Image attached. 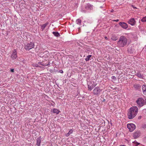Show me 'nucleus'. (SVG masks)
Instances as JSON below:
<instances>
[{
    "mask_svg": "<svg viewBox=\"0 0 146 146\" xmlns=\"http://www.w3.org/2000/svg\"><path fill=\"white\" fill-rule=\"evenodd\" d=\"M81 20L79 19H77L76 21V23L77 24L79 25H81Z\"/></svg>",
    "mask_w": 146,
    "mask_h": 146,
    "instance_id": "obj_20",
    "label": "nucleus"
},
{
    "mask_svg": "<svg viewBox=\"0 0 146 146\" xmlns=\"http://www.w3.org/2000/svg\"><path fill=\"white\" fill-rule=\"evenodd\" d=\"M119 146H126L125 145H120Z\"/></svg>",
    "mask_w": 146,
    "mask_h": 146,
    "instance_id": "obj_35",
    "label": "nucleus"
},
{
    "mask_svg": "<svg viewBox=\"0 0 146 146\" xmlns=\"http://www.w3.org/2000/svg\"><path fill=\"white\" fill-rule=\"evenodd\" d=\"M114 10H113V9H112V10H111V12H114Z\"/></svg>",
    "mask_w": 146,
    "mask_h": 146,
    "instance_id": "obj_32",
    "label": "nucleus"
},
{
    "mask_svg": "<svg viewBox=\"0 0 146 146\" xmlns=\"http://www.w3.org/2000/svg\"><path fill=\"white\" fill-rule=\"evenodd\" d=\"M138 112V109L137 106H133L130 108L127 113V116L129 119L133 118Z\"/></svg>",
    "mask_w": 146,
    "mask_h": 146,
    "instance_id": "obj_1",
    "label": "nucleus"
},
{
    "mask_svg": "<svg viewBox=\"0 0 146 146\" xmlns=\"http://www.w3.org/2000/svg\"><path fill=\"white\" fill-rule=\"evenodd\" d=\"M52 33L55 36H60V34L57 31L53 32Z\"/></svg>",
    "mask_w": 146,
    "mask_h": 146,
    "instance_id": "obj_17",
    "label": "nucleus"
},
{
    "mask_svg": "<svg viewBox=\"0 0 146 146\" xmlns=\"http://www.w3.org/2000/svg\"><path fill=\"white\" fill-rule=\"evenodd\" d=\"M105 38L106 39H108V37H105Z\"/></svg>",
    "mask_w": 146,
    "mask_h": 146,
    "instance_id": "obj_36",
    "label": "nucleus"
},
{
    "mask_svg": "<svg viewBox=\"0 0 146 146\" xmlns=\"http://www.w3.org/2000/svg\"><path fill=\"white\" fill-rule=\"evenodd\" d=\"M70 135V134L68 133L65 135L66 137H68L69 135Z\"/></svg>",
    "mask_w": 146,
    "mask_h": 146,
    "instance_id": "obj_27",
    "label": "nucleus"
},
{
    "mask_svg": "<svg viewBox=\"0 0 146 146\" xmlns=\"http://www.w3.org/2000/svg\"><path fill=\"white\" fill-rule=\"evenodd\" d=\"M140 135V133L139 131H137L134 133L133 134V137L135 139H136Z\"/></svg>",
    "mask_w": 146,
    "mask_h": 146,
    "instance_id": "obj_12",
    "label": "nucleus"
},
{
    "mask_svg": "<svg viewBox=\"0 0 146 146\" xmlns=\"http://www.w3.org/2000/svg\"><path fill=\"white\" fill-rule=\"evenodd\" d=\"M136 76L138 77L141 78H143L144 76L143 75H142L140 73L138 72L136 74Z\"/></svg>",
    "mask_w": 146,
    "mask_h": 146,
    "instance_id": "obj_18",
    "label": "nucleus"
},
{
    "mask_svg": "<svg viewBox=\"0 0 146 146\" xmlns=\"http://www.w3.org/2000/svg\"><path fill=\"white\" fill-rule=\"evenodd\" d=\"M129 35L130 36V35H131V34H130H130H129Z\"/></svg>",
    "mask_w": 146,
    "mask_h": 146,
    "instance_id": "obj_37",
    "label": "nucleus"
},
{
    "mask_svg": "<svg viewBox=\"0 0 146 146\" xmlns=\"http://www.w3.org/2000/svg\"><path fill=\"white\" fill-rule=\"evenodd\" d=\"M127 42V39L125 37H121L118 42V44L121 47L125 45Z\"/></svg>",
    "mask_w": 146,
    "mask_h": 146,
    "instance_id": "obj_2",
    "label": "nucleus"
},
{
    "mask_svg": "<svg viewBox=\"0 0 146 146\" xmlns=\"http://www.w3.org/2000/svg\"><path fill=\"white\" fill-rule=\"evenodd\" d=\"M143 128H146V124L144 125L143 126Z\"/></svg>",
    "mask_w": 146,
    "mask_h": 146,
    "instance_id": "obj_30",
    "label": "nucleus"
},
{
    "mask_svg": "<svg viewBox=\"0 0 146 146\" xmlns=\"http://www.w3.org/2000/svg\"><path fill=\"white\" fill-rule=\"evenodd\" d=\"M115 77L114 76H112V77Z\"/></svg>",
    "mask_w": 146,
    "mask_h": 146,
    "instance_id": "obj_39",
    "label": "nucleus"
},
{
    "mask_svg": "<svg viewBox=\"0 0 146 146\" xmlns=\"http://www.w3.org/2000/svg\"><path fill=\"white\" fill-rule=\"evenodd\" d=\"M128 23L132 26L134 25L136 21L134 18H132L129 20Z\"/></svg>",
    "mask_w": 146,
    "mask_h": 146,
    "instance_id": "obj_10",
    "label": "nucleus"
},
{
    "mask_svg": "<svg viewBox=\"0 0 146 146\" xmlns=\"http://www.w3.org/2000/svg\"><path fill=\"white\" fill-rule=\"evenodd\" d=\"M133 87L136 90H138L141 88V86L139 84H134Z\"/></svg>",
    "mask_w": 146,
    "mask_h": 146,
    "instance_id": "obj_15",
    "label": "nucleus"
},
{
    "mask_svg": "<svg viewBox=\"0 0 146 146\" xmlns=\"http://www.w3.org/2000/svg\"><path fill=\"white\" fill-rule=\"evenodd\" d=\"M42 63V62H38V64L39 65H41V64Z\"/></svg>",
    "mask_w": 146,
    "mask_h": 146,
    "instance_id": "obj_28",
    "label": "nucleus"
},
{
    "mask_svg": "<svg viewBox=\"0 0 146 146\" xmlns=\"http://www.w3.org/2000/svg\"><path fill=\"white\" fill-rule=\"evenodd\" d=\"M128 51L129 52V49H128Z\"/></svg>",
    "mask_w": 146,
    "mask_h": 146,
    "instance_id": "obj_38",
    "label": "nucleus"
},
{
    "mask_svg": "<svg viewBox=\"0 0 146 146\" xmlns=\"http://www.w3.org/2000/svg\"><path fill=\"white\" fill-rule=\"evenodd\" d=\"M48 23H46L42 25L41 27V29H42V31L44 29L45 27L46 26L48 25Z\"/></svg>",
    "mask_w": 146,
    "mask_h": 146,
    "instance_id": "obj_19",
    "label": "nucleus"
},
{
    "mask_svg": "<svg viewBox=\"0 0 146 146\" xmlns=\"http://www.w3.org/2000/svg\"><path fill=\"white\" fill-rule=\"evenodd\" d=\"M102 90L99 87H95L93 90V94H94L97 96H99L101 93Z\"/></svg>",
    "mask_w": 146,
    "mask_h": 146,
    "instance_id": "obj_7",
    "label": "nucleus"
},
{
    "mask_svg": "<svg viewBox=\"0 0 146 146\" xmlns=\"http://www.w3.org/2000/svg\"><path fill=\"white\" fill-rule=\"evenodd\" d=\"M11 72H14V69H11Z\"/></svg>",
    "mask_w": 146,
    "mask_h": 146,
    "instance_id": "obj_29",
    "label": "nucleus"
},
{
    "mask_svg": "<svg viewBox=\"0 0 146 146\" xmlns=\"http://www.w3.org/2000/svg\"><path fill=\"white\" fill-rule=\"evenodd\" d=\"M145 9H146V8Z\"/></svg>",
    "mask_w": 146,
    "mask_h": 146,
    "instance_id": "obj_40",
    "label": "nucleus"
},
{
    "mask_svg": "<svg viewBox=\"0 0 146 146\" xmlns=\"http://www.w3.org/2000/svg\"><path fill=\"white\" fill-rule=\"evenodd\" d=\"M73 130L72 129H70L68 132L70 134H72L73 132Z\"/></svg>",
    "mask_w": 146,
    "mask_h": 146,
    "instance_id": "obj_25",
    "label": "nucleus"
},
{
    "mask_svg": "<svg viewBox=\"0 0 146 146\" xmlns=\"http://www.w3.org/2000/svg\"><path fill=\"white\" fill-rule=\"evenodd\" d=\"M35 66L36 67H41V66H39L38 64H35Z\"/></svg>",
    "mask_w": 146,
    "mask_h": 146,
    "instance_id": "obj_26",
    "label": "nucleus"
},
{
    "mask_svg": "<svg viewBox=\"0 0 146 146\" xmlns=\"http://www.w3.org/2000/svg\"><path fill=\"white\" fill-rule=\"evenodd\" d=\"M42 63L41 64V65L44 66H47L48 65V64H46L44 63V61L42 62Z\"/></svg>",
    "mask_w": 146,
    "mask_h": 146,
    "instance_id": "obj_23",
    "label": "nucleus"
},
{
    "mask_svg": "<svg viewBox=\"0 0 146 146\" xmlns=\"http://www.w3.org/2000/svg\"><path fill=\"white\" fill-rule=\"evenodd\" d=\"M34 46V43L33 42H31L25 45V48L26 50H29L33 48Z\"/></svg>",
    "mask_w": 146,
    "mask_h": 146,
    "instance_id": "obj_4",
    "label": "nucleus"
},
{
    "mask_svg": "<svg viewBox=\"0 0 146 146\" xmlns=\"http://www.w3.org/2000/svg\"><path fill=\"white\" fill-rule=\"evenodd\" d=\"M42 138L41 137H39L36 139V145L38 146H40V144Z\"/></svg>",
    "mask_w": 146,
    "mask_h": 146,
    "instance_id": "obj_11",
    "label": "nucleus"
},
{
    "mask_svg": "<svg viewBox=\"0 0 146 146\" xmlns=\"http://www.w3.org/2000/svg\"><path fill=\"white\" fill-rule=\"evenodd\" d=\"M142 88L143 94L146 96V85H143Z\"/></svg>",
    "mask_w": 146,
    "mask_h": 146,
    "instance_id": "obj_13",
    "label": "nucleus"
},
{
    "mask_svg": "<svg viewBox=\"0 0 146 146\" xmlns=\"http://www.w3.org/2000/svg\"><path fill=\"white\" fill-rule=\"evenodd\" d=\"M119 21V19H117L116 20H114L113 21H116V22H117L118 21Z\"/></svg>",
    "mask_w": 146,
    "mask_h": 146,
    "instance_id": "obj_31",
    "label": "nucleus"
},
{
    "mask_svg": "<svg viewBox=\"0 0 146 146\" xmlns=\"http://www.w3.org/2000/svg\"><path fill=\"white\" fill-rule=\"evenodd\" d=\"M136 102L138 105L141 107L146 104L145 101L142 98H139L137 101Z\"/></svg>",
    "mask_w": 146,
    "mask_h": 146,
    "instance_id": "obj_3",
    "label": "nucleus"
},
{
    "mask_svg": "<svg viewBox=\"0 0 146 146\" xmlns=\"http://www.w3.org/2000/svg\"><path fill=\"white\" fill-rule=\"evenodd\" d=\"M92 82L93 83H92V82H88V90L90 91H91L97 85V84L94 83L95 82L94 81H93Z\"/></svg>",
    "mask_w": 146,
    "mask_h": 146,
    "instance_id": "obj_5",
    "label": "nucleus"
},
{
    "mask_svg": "<svg viewBox=\"0 0 146 146\" xmlns=\"http://www.w3.org/2000/svg\"><path fill=\"white\" fill-rule=\"evenodd\" d=\"M11 57L13 60L16 59L17 57V51L16 49H14L12 52Z\"/></svg>",
    "mask_w": 146,
    "mask_h": 146,
    "instance_id": "obj_6",
    "label": "nucleus"
},
{
    "mask_svg": "<svg viewBox=\"0 0 146 146\" xmlns=\"http://www.w3.org/2000/svg\"><path fill=\"white\" fill-rule=\"evenodd\" d=\"M119 24L122 28L124 29H126L128 27L127 24L123 22H119Z\"/></svg>",
    "mask_w": 146,
    "mask_h": 146,
    "instance_id": "obj_9",
    "label": "nucleus"
},
{
    "mask_svg": "<svg viewBox=\"0 0 146 146\" xmlns=\"http://www.w3.org/2000/svg\"><path fill=\"white\" fill-rule=\"evenodd\" d=\"M93 6L92 5L88 3L87 4L86 6V8L87 9H92L93 8Z\"/></svg>",
    "mask_w": 146,
    "mask_h": 146,
    "instance_id": "obj_14",
    "label": "nucleus"
},
{
    "mask_svg": "<svg viewBox=\"0 0 146 146\" xmlns=\"http://www.w3.org/2000/svg\"><path fill=\"white\" fill-rule=\"evenodd\" d=\"M60 72L62 73H63V71L62 70H61Z\"/></svg>",
    "mask_w": 146,
    "mask_h": 146,
    "instance_id": "obj_33",
    "label": "nucleus"
},
{
    "mask_svg": "<svg viewBox=\"0 0 146 146\" xmlns=\"http://www.w3.org/2000/svg\"><path fill=\"white\" fill-rule=\"evenodd\" d=\"M92 56L91 55H89L86 56V58H85V60L86 61H88L89 60L90 58Z\"/></svg>",
    "mask_w": 146,
    "mask_h": 146,
    "instance_id": "obj_21",
    "label": "nucleus"
},
{
    "mask_svg": "<svg viewBox=\"0 0 146 146\" xmlns=\"http://www.w3.org/2000/svg\"><path fill=\"white\" fill-rule=\"evenodd\" d=\"M127 128L130 132L133 131L135 129V126L133 123H128L127 125Z\"/></svg>",
    "mask_w": 146,
    "mask_h": 146,
    "instance_id": "obj_8",
    "label": "nucleus"
},
{
    "mask_svg": "<svg viewBox=\"0 0 146 146\" xmlns=\"http://www.w3.org/2000/svg\"><path fill=\"white\" fill-rule=\"evenodd\" d=\"M104 5L103 6H102L100 7V8H102L104 7Z\"/></svg>",
    "mask_w": 146,
    "mask_h": 146,
    "instance_id": "obj_34",
    "label": "nucleus"
},
{
    "mask_svg": "<svg viewBox=\"0 0 146 146\" xmlns=\"http://www.w3.org/2000/svg\"><path fill=\"white\" fill-rule=\"evenodd\" d=\"M133 146H137L138 145H139L140 143L137 142L136 141H134L133 142Z\"/></svg>",
    "mask_w": 146,
    "mask_h": 146,
    "instance_id": "obj_22",
    "label": "nucleus"
},
{
    "mask_svg": "<svg viewBox=\"0 0 146 146\" xmlns=\"http://www.w3.org/2000/svg\"><path fill=\"white\" fill-rule=\"evenodd\" d=\"M60 112V111L54 108L53 110V113H56V115L58 114Z\"/></svg>",
    "mask_w": 146,
    "mask_h": 146,
    "instance_id": "obj_16",
    "label": "nucleus"
},
{
    "mask_svg": "<svg viewBox=\"0 0 146 146\" xmlns=\"http://www.w3.org/2000/svg\"><path fill=\"white\" fill-rule=\"evenodd\" d=\"M141 21L142 22H146V17H143L141 19Z\"/></svg>",
    "mask_w": 146,
    "mask_h": 146,
    "instance_id": "obj_24",
    "label": "nucleus"
}]
</instances>
